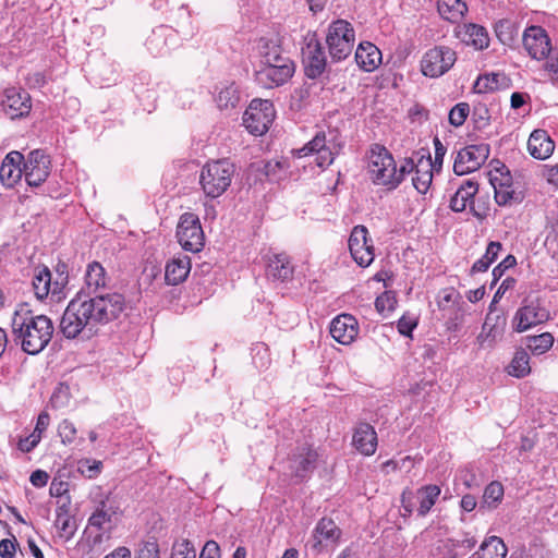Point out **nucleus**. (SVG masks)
Here are the masks:
<instances>
[{
  "instance_id": "nucleus-26",
  "label": "nucleus",
  "mask_w": 558,
  "mask_h": 558,
  "mask_svg": "<svg viewBox=\"0 0 558 558\" xmlns=\"http://www.w3.org/2000/svg\"><path fill=\"white\" fill-rule=\"evenodd\" d=\"M457 36L465 45L472 46L477 50H483L489 45L487 31L477 24H464L457 28Z\"/></svg>"
},
{
  "instance_id": "nucleus-39",
  "label": "nucleus",
  "mask_w": 558,
  "mask_h": 558,
  "mask_svg": "<svg viewBox=\"0 0 558 558\" xmlns=\"http://www.w3.org/2000/svg\"><path fill=\"white\" fill-rule=\"evenodd\" d=\"M240 100L236 86L233 84L221 88L216 98L217 105L220 109L234 108Z\"/></svg>"
},
{
  "instance_id": "nucleus-8",
  "label": "nucleus",
  "mask_w": 558,
  "mask_h": 558,
  "mask_svg": "<svg viewBox=\"0 0 558 558\" xmlns=\"http://www.w3.org/2000/svg\"><path fill=\"white\" fill-rule=\"evenodd\" d=\"M275 119L270 100L253 99L243 114V125L253 135L266 133Z\"/></svg>"
},
{
  "instance_id": "nucleus-61",
  "label": "nucleus",
  "mask_w": 558,
  "mask_h": 558,
  "mask_svg": "<svg viewBox=\"0 0 558 558\" xmlns=\"http://www.w3.org/2000/svg\"><path fill=\"white\" fill-rule=\"evenodd\" d=\"M474 88L477 93H488L497 90V85L492 86L488 78L483 75L476 80Z\"/></svg>"
},
{
  "instance_id": "nucleus-7",
  "label": "nucleus",
  "mask_w": 558,
  "mask_h": 558,
  "mask_svg": "<svg viewBox=\"0 0 558 558\" xmlns=\"http://www.w3.org/2000/svg\"><path fill=\"white\" fill-rule=\"evenodd\" d=\"M490 184L495 191V201L499 206L519 204L524 199V192L512 181L508 169L502 165L490 172Z\"/></svg>"
},
{
  "instance_id": "nucleus-14",
  "label": "nucleus",
  "mask_w": 558,
  "mask_h": 558,
  "mask_svg": "<svg viewBox=\"0 0 558 558\" xmlns=\"http://www.w3.org/2000/svg\"><path fill=\"white\" fill-rule=\"evenodd\" d=\"M489 147L486 144L470 145L462 148L453 163V171L463 175L477 170L488 158Z\"/></svg>"
},
{
  "instance_id": "nucleus-13",
  "label": "nucleus",
  "mask_w": 558,
  "mask_h": 558,
  "mask_svg": "<svg viewBox=\"0 0 558 558\" xmlns=\"http://www.w3.org/2000/svg\"><path fill=\"white\" fill-rule=\"evenodd\" d=\"M302 62L304 73L308 78H317L326 70V56L315 35L305 37V46L302 48Z\"/></svg>"
},
{
  "instance_id": "nucleus-1",
  "label": "nucleus",
  "mask_w": 558,
  "mask_h": 558,
  "mask_svg": "<svg viewBox=\"0 0 558 558\" xmlns=\"http://www.w3.org/2000/svg\"><path fill=\"white\" fill-rule=\"evenodd\" d=\"M84 283L60 320V330L68 339L80 335L92 337L99 325L117 319L125 308V299L121 293L107 291L111 288V278L100 263L87 265Z\"/></svg>"
},
{
  "instance_id": "nucleus-22",
  "label": "nucleus",
  "mask_w": 558,
  "mask_h": 558,
  "mask_svg": "<svg viewBox=\"0 0 558 558\" xmlns=\"http://www.w3.org/2000/svg\"><path fill=\"white\" fill-rule=\"evenodd\" d=\"M341 536V531L337 524L328 518H322L314 531L310 541L312 549L319 551L323 545L335 544Z\"/></svg>"
},
{
  "instance_id": "nucleus-45",
  "label": "nucleus",
  "mask_w": 558,
  "mask_h": 558,
  "mask_svg": "<svg viewBox=\"0 0 558 558\" xmlns=\"http://www.w3.org/2000/svg\"><path fill=\"white\" fill-rule=\"evenodd\" d=\"M102 464L100 461L85 459L78 462V471L86 477L93 478L100 472Z\"/></svg>"
},
{
  "instance_id": "nucleus-40",
  "label": "nucleus",
  "mask_w": 558,
  "mask_h": 558,
  "mask_svg": "<svg viewBox=\"0 0 558 558\" xmlns=\"http://www.w3.org/2000/svg\"><path fill=\"white\" fill-rule=\"evenodd\" d=\"M458 294L454 290H445L438 300L439 310L446 315L453 313L456 311H460V307L457 303Z\"/></svg>"
},
{
  "instance_id": "nucleus-11",
  "label": "nucleus",
  "mask_w": 558,
  "mask_h": 558,
  "mask_svg": "<svg viewBox=\"0 0 558 558\" xmlns=\"http://www.w3.org/2000/svg\"><path fill=\"white\" fill-rule=\"evenodd\" d=\"M456 60V52L451 48L437 46L425 52L421 70L425 76L439 77L453 66Z\"/></svg>"
},
{
  "instance_id": "nucleus-12",
  "label": "nucleus",
  "mask_w": 558,
  "mask_h": 558,
  "mask_svg": "<svg viewBox=\"0 0 558 558\" xmlns=\"http://www.w3.org/2000/svg\"><path fill=\"white\" fill-rule=\"evenodd\" d=\"M177 238L185 251L199 252L204 246V232L198 217L192 213L181 216L177 227Z\"/></svg>"
},
{
  "instance_id": "nucleus-2",
  "label": "nucleus",
  "mask_w": 558,
  "mask_h": 558,
  "mask_svg": "<svg viewBox=\"0 0 558 558\" xmlns=\"http://www.w3.org/2000/svg\"><path fill=\"white\" fill-rule=\"evenodd\" d=\"M13 340L31 355L40 353L51 341L54 327L46 315H35L26 304L16 307L11 319Z\"/></svg>"
},
{
  "instance_id": "nucleus-50",
  "label": "nucleus",
  "mask_w": 558,
  "mask_h": 558,
  "mask_svg": "<svg viewBox=\"0 0 558 558\" xmlns=\"http://www.w3.org/2000/svg\"><path fill=\"white\" fill-rule=\"evenodd\" d=\"M517 260L514 256L508 255L506 258H504L502 262H500L494 269H493V276L494 280L493 283H496L504 275L505 270L508 268H511L515 265Z\"/></svg>"
},
{
  "instance_id": "nucleus-6",
  "label": "nucleus",
  "mask_w": 558,
  "mask_h": 558,
  "mask_svg": "<svg viewBox=\"0 0 558 558\" xmlns=\"http://www.w3.org/2000/svg\"><path fill=\"white\" fill-rule=\"evenodd\" d=\"M354 29L344 20L333 22L326 36L329 54L332 60L341 61L352 52L354 46Z\"/></svg>"
},
{
  "instance_id": "nucleus-23",
  "label": "nucleus",
  "mask_w": 558,
  "mask_h": 558,
  "mask_svg": "<svg viewBox=\"0 0 558 558\" xmlns=\"http://www.w3.org/2000/svg\"><path fill=\"white\" fill-rule=\"evenodd\" d=\"M318 453L308 445L299 447L290 459V469L295 477L303 478L316 466Z\"/></svg>"
},
{
  "instance_id": "nucleus-33",
  "label": "nucleus",
  "mask_w": 558,
  "mask_h": 558,
  "mask_svg": "<svg viewBox=\"0 0 558 558\" xmlns=\"http://www.w3.org/2000/svg\"><path fill=\"white\" fill-rule=\"evenodd\" d=\"M437 9L440 16L451 23L460 22L468 11L462 0H438Z\"/></svg>"
},
{
  "instance_id": "nucleus-9",
  "label": "nucleus",
  "mask_w": 558,
  "mask_h": 558,
  "mask_svg": "<svg viewBox=\"0 0 558 558\" xmlns=\"http://www.w3.org/2000/svg\"><path fill=\"white\" fill-rule=\"evenodd\" d=\"M549 318V310L539 300L524 301L514 313L511 326L515 332H524Z\"/></svg>"
},
{
  "instance_id": "nucleus-29",
  "label": "nucleus",
  "mask_w": 558,
  "mask_h": 558,
  "mask_svg": "<svg viewBox=\"0 0 558 558\" xmlns=\"http://www.w3.org/2000/svg\"><path fill=\"white\" fill-rule=\"evenodd\" d=\"M355 60L361 69L372 72L381 63V52L372 43H361L355 51Z\"/></svg>"
},
{
  "instance_id": "nucleus-41",
  "label": "nucleus",
  "mask_w": 558,
  "mask_h": 558,
  "mask_svg": "<svg viewBox=\"0 0 558 558\" xmlns=\"http://www.w3.org/2000/svg\"><path fill=\"white\" fill-rule=\"evenodd\" d=\"M504 496V487L499 482H492L484 490V502L489 507H496L501 501Z\"/></svg>"
},
{
  "instance_id": "nucleus-25",
  "label": "nucleus",
  "mask_w": 558,
  "mask_h": 558,
  "mask_svg": "<svg viewBox=\"0 0 558 558\" xmlns=\"http://www.w3.org/2000/svg\"><path fill=\"white\" fill-rule=\"evenodd\" d=\"M352 444L362 454H374L377 448V435L374 427L368 423H360L355 427Z\"/></svg>"
},
{
  "instance_id": "nucleus-42",
  "label": "nucleus",
  "mask_w": 558,
  "mask_h": 558,
  "mask_svg": "<svg viewBox=\"0 0 558 558\" xmlns=\"http://www.w3.org/2000/svg\"><path fill=\"white\" fill-rule=\"evenodd\" d=\"M470 112V107L466 102H459L449 112V122L451 125L458 128L461 126Z\"/></svg>"
},
{
  "instance_id": "nucleus-47",
  "label": "nucleus",
  "mask_w": 558,
  "mask_h": 558,
  "mask_svg": "<svg viewBox=\"0 0 558 558\" xmlns=\"http://www.w3.org/2000/svg\"><path fill=\"white\" fill-rule=\"evenodd\" d=\"M111 514L105 510V505H101V508L97 509L96 512L92 514L88 522L92 526L101 529L106 522H110Z\"/></svg>"
},
{
  "instance_id": "nucleus-60",
  "label": "nucleus",
  "mask_w": 558,
  "mask_h": 558,
  "mask_svg": "<svg viewBox=\"0 0 558 558\" xmlns=\"http://www.w3.org/2000/svg\"><path fill=\"white\" fill-rule=\"evenodd\" d=\"M15 554V545L10 539L0 541V556L2 558H12Z\"/></svg>"
},
{
  "instance_id": "nucleus-30",
  "label": "nucleus",
  "mask_w": 558,
  "mask_h": 558,
  "mask_svg": "<svg viewBox=\"0 0 558 558\" xmlns=\"http://www.w3.org/2000/svg\"><path fill=\"white\" fill-rule=\"evenodd\" d=\"M191 269V260L187 256L173 258L166 266L165 279L168 284H179L187 277Z\"/></svg>"
},
{
  "instance_id": "nucleus-51",
  "label": "nucleus",
  "mask_w": 558,
  "mask_h": 558,
  "mask_svg": "<svg viewBox=\"0 0 558 558\" xmlns=\"http://www.w3.org/2000/svg\"><path fill=\"white\" fill-rule=\"evenodd\" d=\"M546 58L544 69L549 74L551 82L558 83V54H548Z\"/></svg>"
},
{
  "instance_id": "nucleus-5",
  "label": "nucleus",
  "mask_w": 558,
  "mask_h": 558,
  "mask_svg": "<svg viewBox=\"0 0 558 558\" xmlns=\"http://www.w3.org/2000/svg\"><path fill=\"white\" fill-rule=\"evenodd\" d=\"M234 166L227 159L207 162L201 171L199 183L207 197L217 198L230 186Z\"/></svg>"
},
{
  "instance_id": "nucleus-38",
  "label": "nucleus",
  "mask_w": 558,
  "mask_h": 558,
  "mask_svg": "<svg viewBox=\"0 0 558 558\" xmlns=\"http://www.w3.org/2000/svg\"><path fill=\"white\" fill-rule=\"evenodd\" d=\"M54 525L58 530L59 536L65 541L72 538L76 531L75 520L65 511L57 513Z\"/></svg>"
},
{
  "instance_id": "nucleus-35",
  "label": "nucleus",
  "mask_w": 558,
  "mask_h": 558,
  "mask_svg": "<svg viewBox=\"0 0 558 558\" xmlns=\"http://www.w3.org/2000/svg\"><path fill=\"white\" fill-rule=\"evenodd\" d=\"M482 554L476 553L478 558H505L507 555V546L498 536L487 537L480 546Z\"/></svg>"
},
{
  "instance_id": "nucleus-15",
  "label": "nucleus",
  "mask_w": 558,
  "mask_h": 558,
  "mask_svg": "<svg viewBox=\"0 0 558 558\" xmlns=\"http://www.w3.org/2000/svg\"><path fill=\"white\" fill-rule=\"evenodd\" d=\"M50 158L41 149H34L23 162L24 177L28 185L39 186L50 173Z\"/></svg>"
},
{
  "instance_id": "nucleus-55",
  "label": "nucleus",
  "mask_w": 558,
  "mask_h": 558,
  "mask_svg": "<svg viewBox=\"0 0 558 558\" xmlns=\"http://www.w3.org/2000/svg\"><path fill=\"white\" fill-rule=\"evenodd\" d=\"M401 505L404 510L403 517H410L413 512V494L410 489H404L401 494Z\"/></svg>"
},
{
  "instance_id": "nucleus-28",
  "label": "nucleus",
  "mask_w": 558,
  "mask_h": 558,
  "mask_svg": "<svg viewBox=\"0 0 558 558\" xmlns=\"http://www.w3.org/2000/svg\"><path fill=\"white\" fill-rule=\"evenodd\" d=\"M257 49L260 57V64L278 61L279 58L289 57L281 48L280 38L277 35L259 38Z\"/></svg>"
},
{
  "instance_id": "nucleus-63",
  "label": "nucleus",
  "mask_w": 558,
  "mask_h": 558,
  "mask_svg": "<svg viewBox=\"0 0 558 558\" xmlns=\"http://www.w3.org/2000/svg\"><path fill=\"white\" fill-rule=\"evenodd\" d=\"M501 243L499 242H490L488 245H487V248H486V252L484 254L485 258L487 260H490L492 263L495 262V259L497 258L499 252L501 251Z\"/></svg>"
},
{
  "instance_id": "nucleus-59",
  "label": "nucleus",
  "mask_w": 558,
  "mask_h": 558,
  "mask_svg": "<svg viewBox=\"0 0 558 558\" xmlns=\"http://www.w3.org/2000/svg\"><path fill=\"white\" fill-rule=\"evenodd\" d=\"M50 423V417L47 412H41L38 415L36 427L33 433H38L39 439H41V434L47 429Z\"/></svg>"
},
{
  "instance_id": "nucleus-64",
  "label": "nucleus",
  "mask_w": 558,
  "mask_h": 558,
  "mask_svg": "<svg viewBox=\"0 0 558 558\" xmlns=\"http://www.w3.org/2000/svg\"><path fill=\"white\" fill-rule=\"evenodd\" d=\"M546 179L549 184L558 187V165L547 169Z\"/></svg>"
},
{
  "instance_id": "nucleus-44",
  "label": "nucleus",
  "mask_w": 558,
  "mask_h": 558,
  "mask_svg": "<svg viewBox=\"0 0 558 558\" xmlns=\"http://www.w3.org/2000/svg\"><path fill=\"white\" fill-rule=\"evenodd\" d=\"M58 434L61 437L62 444H71L76 437V428L69 420H63L58 426Z\"/></svg>"
},
{
  "instance_id": "nucleus-31",
  "label": "nucleus",
  "mask_w": 558,
  "mask_h": 558,
  "mask_svg": "<svg viewBox=\"0 0 558 558\" xmlns=\"http://www.w3.org/2000/svg\"><path fill=\"white\" fill-rule=\"evenodd\" d=\"M433 168L434 165L430 158L426 160L421 159L414 166L415 174L412 178V183L418 193L425 194L428 191L433 180Z\"/></svg>"
},
{
  "instance_id": "nucleus-37",
  "label": "nucleus",
  "mask_w": 558,
  "mask_h": 558,
  "mask_svg": "<svg viewBox=\"0 0 558 558\" xmlns=\"http://www.w3.org/2000/svg\"><path fill=\"white\" fill-rule=\"evenodd\" d=\"M527 349L535 355L547 352L554 344V336L550 332H543L537 336H527L525 338Z\"/></svg>"
},
{
  "instance_id": "nucleus-57",
  "label": "nucleus",
  "mask_w": 558,
  "mask_h": 558,
  "mask_svg": "<svg viewBox=\"0 0 558 558\" xmlns=\"http://www.w3.org/2000/svg\"><path fill=\"white\" fill-rule=\"evenodd\" d=\"M49 480V475L46 471L36 470L32 473L29 481L35 487H44Z\"/></svg>"
},
{
  "instance_id": "nucleus-56",
  "label": "nucleus",
  "mask_w": 558,
  "mask_h": 558,
  "mask_svg": "<svg viewBox=\"0 0 558 558\" xmlns=\"http://www.w3.org/2000/svg\"><path fill=\"white\" fill-rule=\"evenodd\" d=\"M515 284V279L511 278V277H507L502 282L501 284L499 286L498 290L496 291L495 295H494V299H493V302L490 304V307L498 302V300L502 296V294L512 289Z\"/></svg>"
},
{
  "instance_id": "nucleus-49",
  "label": "nucleus",
  "mask_w": 558,
  "mask_h": 558,
  "mask_svg": "<svg viewBox=\"0 0 558 558\" xmlns=\"http://www.w3.org/2000/svg\"><path fill=\"white\" fill-rule=\"evenodd\" d=\"M159 547L155 541L145 542L138 549L136 558H158Z\"/></svg>"
},
{
  "instance_id": "nucleus-53",
  "label": "nucleus",
  "mask_w": 558,
  "mask_h": 558,
  "mask_svg": "<svg viewBox=\"0 0 558 558\" xmlns=\"http://www.w3.org/2000/svg\"><path fill=\"white\" fill-rule=\"evenodd\" d=\"M199 558H220V548L215 541H208L201 553Z\"/></svg>"
},
{
  "instance_id": "nucleus-36",
  "label": "nucleus",
  "mask_w": 558,
  "mask_h": 558,
  "mask_svg": "<svg viewBox=\"0 0 558 558\" xmlns=\"http://www.w3.org/2000/svg\"><path fill=\"white\" fill-rule=\"evenodd\" d=\"M531 372L529 353L521 349L514 353V356L508 366V373L511 376L521 378Z\"/></svg>"
},
{
  "instance_id": "nucleus-20",
  "label": "nucleus",
  "mask_w": 558,
  "mask_h": 558,
  "mask_svg": "<svg viewBox=\"0 0 558 558\" xmlns=\"http://www.w3.org/2000/svg\"><path fill=\"white\" fill-rule=\"evenodd\" d=\"M2 106L4 112L11 119L25 117L32 109L31 96L27 92L22 89H7Z\"/></svg>"
},
{
  "instance_id": "nucleus-21",
  "label": "nucleus",
  "mask_w": 558,
  "mask_h": 558,
  "mask_svg": "<svg viewBox=\"0 0 558 558\" xmlns=\"http://www.w3.org/2000/svg\"><path fill=\"white\" fill-rule=\"evenodd\" d=\"M357 322L349 314H341L332 319L330 335L339 343L348 345L357 336Z\"/></svg>"
},
{
  "instance_id": "nucleus-62",
  "label": "nucleus",
  "mask_w": 558,
  "mask_h": 558,
  "mask_svg": "<svg viewBox=\"0 0 558 558\" xmlns=\"http://www.w3.org/2000/svg\"><path fill=\"white\" fill-rule=\"evenodd\" d=\"M434 146H435V160L433 162L434 167L438 165L441 167L442 160L446 154V147L441 144L438 137L434 138Z\"/></svg>"
},
{
  "instance_id": "nucleus-3",
  "label": "nucleus",
  "mask_w": 558,
  "mask_h": 558,
  "mask_svg": "<svg viewBox=\"0 0 558 558\" xmlns=\"http://www.w3.org/2000/svg\"><path fill=\"white\" fill-rule=\"evenodd\" d=\"M413 171L412 160L404 159L400 166H397L387 148L380 145L372 147L367 161V174L375 185L392 191L401 184L405 174Z\"/></svg>"
},
{
  "instance_id": "nucleus-34",
  "label": "nucleus",
  "mask_w": 558,
  "mask_h": 558,
  "mask_svg": "<svg viewBox=\"0 0 558 558\" xmlns=\"http://www.w3.org/2000/svg\"><path fill=\"white\" fill-rule=\"evenodd\" d=\"M440 492L441 490L438 485H426L417 490L416 495L420 501L417 513L420 517H425L430 511L433 506L436 504Z\"/></svg>"
},
{
  "instance_id": "nucleus-54",
  "label": "nucleus",
  "mask_w": 558,
  "mask_h": 558,
  "mask_svg": "<svg viewBox=\"0 0 558 558\" xmlns=\"http://www.w3.org/2000/svg\"><path fill=\"white\" fill-rule=\"evenodd\" d=\"M444 317H447L446 328L448 331H457L460 327V323L462 320L461 311H456L450 314H444Z\"/></svg>"
},
{
  "instance_id": "nucleus-24",
  "label": "nucleus",
  "mask_w": 558,
  "mask_h": 558,
  "mask_svg": "<svg viewBox=\"0 0 558 558\" xmlns=\"http://www.w3.org/2000/svg\"><path fill=\"white\" fill-rule=\"evenodd\" d=\"M24 156L16 150L9 153L0 166V181L3 185L12 187L24 174L21 167Z\"/></svg>"
},
{
  "instance_id": "nucleus-27",
  "label": "nucleus",
  "mask_w": 558,
  "mask_h": 558,
  "mask_svg": "<svg viewBox=\"0 0 558 558\" xmlns=\"http://www.w3.org/2000/svg\"><path fill=\"white\" fill-rule=\"evenodd\" d=\"M555 144L544 130H535L529 137L527 150L530 155L539 160L547 159L551 156Z\"/></svg>"
},
{
  "instance_id": "nucleus-58",
  "label": "nucleus",
  "mask_w": 558,
  "mask_h": 558,
  "mask_svg": "<svg viewBox=\"0 0 558 558\" xmlns=\"http://www.w3.org/2000/svg\"><path fill=\"white\" fill-rule=\"evenodd\" d=\"M68 486L69 484L66 482L53 478L49 488L50 495L53 497H60L68 492Z\"/></svg>"
},
{
  "instance_id": "nucleus-4",
  "label": "nucleus",
  "mask_w": 558,
  "mask_h": 558,
  "mask_svg": "<svg viewBox=\"0 0 558 558\" xmlns=\"http://www.w3.org/2000/svg\"><path fill=\"white\" fill-rule=\"evenodd\" d=\"M343 146L344 141L338 131L330 130L328 133L318 132L302 148L294 150V155L299 158L315 155L316 165L320 168H327L341 153Z\"/></svg>"
},
{
  "instance_id": "nucleus-16",
  "label": "nucleus",
  "mask_w": 558,
  "mask_h": 558,
  "mask_svg": "<svg viewBox=\"0 0 558 558\" xmlns=\"http://www.w3.org/2000/svg\"><path fill=\"white\" fill-rule=\"evenodd\" d=\"M367 235L366 227L359 225L352 229L349 238L350 253L361 267L369 266L375 257L372 240Z\"/></svg>"
},
{
  "instance_id": "nucleus-46",
  "label": "nucleus",
  "mask_w": 558,
  "mask_h": 558,
  "mask_svg": "<svg viewBox=\"0 0 558 558\" xmlns=\"http://www.w3.org/2000/svg\"><path fill=\"white\" fill-rule=\"evenodd\" d=\"M396 300L389 292H384L375 301V307L378 313L384 314L395 310Z\"/></svg>"
},
{
  "instance_id": "nucleus-52",
  "label": "nucleus",
  "mask_w": 558,
  "mask_h": 558,
  "mask_svg": "<svg viewBox=\"0 0 558 558\" xmlns=\"http://www.w3.org/2000/svg\"><path fill=\"white\" fill-rule=\"evenodd\" d=\"M40 441L38 433H32L28 437L22 438L19 441V449L23 452L32 451Z\"/></svg>"
},
{
  "instance_id": "nucleus-48",
  "label": "nucleus",
  "mask_w": 558,
  "mask_h": 558,
  "mask_svg": "<svg viewBox=\"0 0 558 558\" xmlns=\"http://www.w3.org/2000/svg\"><path fill=\"white\" fill-rule=\"evenodd\" d=\"M416 318L410 315H403L397 324L398 331L403 336H411L413 329L416 327Z\"/></svg>"
},
{
  "instance_id": "nucleus-17",
  "label": "nucleus",
  "mask_w": 558,
  "mask_h": 558,
  "mask_svg": "<svg viewBox=\"0 0 558 558\" xmlns=\"http://www.w3.org/2000/svg\"><path fill=\"white\" fill-rule=\"evenodd\" d=\"M523 46L527 53L536 60L545 59L551 50L549 37L541 26H531L525 29Z\"/></svg>"
},
{
  "instance_id": "nucleus-10",
  "label": "nucleus",
  "mask_w": 558,
  "mask_h": 558,
  "mask_svg": "<svg viewBox=\"0 0 558 558\" xmlns=\"http://www.w3.org/2000/svg\"><path fill=\"white\" fill-rule=\"evenodd\" d=\"M295 71L294 62L287 58H279L278 61L269 64H259L255 72L256 81L265 88H274L287 83Z\"/></svg>"
},
{
  "instance_id": "nucleus-18",
  "label": "nucleus",
  "mask_w": 558,
  "mask_h": 558,
  "mask_svg": "<svg viewBox=\"0 0 558 558\" xmlns=\"http://www.w3.org/2000/svg\"><path fill=\"white\" fill-rule=\"evenodd\" d=\"M32 286L38 300L46 299L49 294L56 301L62 299L63 282L51 281V272L48 267L35 268Z\"/></svg>"
},
{
  "instance_id": "nucleus-32",
  "label": "nucleus",
  "mask_w": 558,
  "mask_h": 558,
  "mask_svg": "<svg viewBox=\"0 0 558 558\" xmlns=\"http://www.w3.org/2000/svg\"><path fill=\"white\" fill-rule=\"evenodd\" d=\"M293 267L286 254L274 255L267 265V275L276 280H288L292 277Z\"/></svg>"
},
{
  "instance_id": "nucleus-19",
  "label": "nucleus",
  "mask_w": 558,
  "mask_h": 558,
  "mask_svg": "<svg viewBox=\"0 0 558 558\" xmlns=\"http://www.w3.org/2000/svg\"><path fill=\"white\" fill-rule=\"evenodd\" d=\"M478 184L474 180L468 179L465 180L459 189L456 191L454 195L450 199V208L453 211L460 213L466 209L468 205L473 214V216L478 219H483L485 217V213H480L473 204V198L477 193Z\"/></svg>"
},
{
  "instance_id": "nucleus-43",
  "label": "nucleus",
  "mask_w": 558,
  "mask_h": 558,
  "mask_svg": "<svg viewBox=\"0 0 558 558\" xmlns=\"http://www.w3.org/2000/svg\"><path fill=\"white\" fill-rule=\"evenodd\" d=\"M171 558H196V553L192 543L187 539L177 542L173 545Z\"/></svg>"
}]
</instances>
